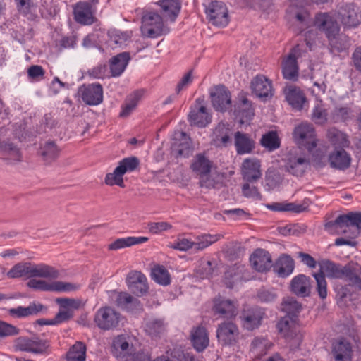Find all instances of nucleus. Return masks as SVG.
I'll return each instance as SVG.
<instances>
[{"mask_svg": "<svg viewBox=\"0 0 361 361\" xmlns=\"http://www.w3.org/2000/svg\"><path fill=\"white\" fill-rule=\"evenodd\" d=\"M324 228L332 235L350 233L351 238H356L361 233V212L340 214L335 220L327 221Z\"/></svg>", "mask_w": 361, "mask_h": 361, "instance_id": "f257e3e1", "label": "nucleus"}, {"mask_svg": "<svg viewBox=\"0 0 361 361\" xmlns=\"http://www.w3.org/2000/svg\"><path fill=\"white\" fill-rule=\"evenodd\" d=\"M283 161L285 171L295 176H302L310 166V159L298 148L290 149Z\"/></svg>", "mask_w": 361, "mask_h": 361, "instance_id": "f03ea898", "label": "nucleus"}, {"mask_svg": "<svg viewBox=\"0 0 361 361\" xmlns=\"http://www.w3.org/2000/svg\"><path fill=\"white\" fill-rule=\"evenodd\" d=\"M141 30L143 35L150 38H157L169 31L164 26L162 17L154 11H147L143 14Z\"/></svg>", "mask_w": 361, "mask_h": 361, "instance_id": "7ed1b4c3", "label": "nucleus"}, {"mask_svg": "<svg viewBox=\"0 0 361 361\" xmlns=\"http://www.w3.org/2000/svg\"><path fill=\"white\" fill-rule=\"evenodd\" d=\"M140 161L135 157H129L119 161L118 166L112 173H109L105 177V183L109 185H116L124 188L123 176L128 172L134 171L139 166Z\"/></svg>", "mask_w": 361, "mask_h": 361, "instance_id": "20e7f679", "label": "nucleus"}, {"mask_svg": "<svg viewBox=\"0 0 361 361\" xmlns=\"http://www.w3.org/2000/svg\"><path fill=\"white\" fill-rule=\"evenodd\" d=\"M121 319V314L110 307L99 308L94 316L97 326L104 331L117 328Z\"/></svg>", "mask_w": 361, "mask_h": 361, "instance_id": "39448f33", "label": "nucleus"}, {"mask_svg": "<svg viewBox=\"0 0 361 361\" xmlns=\"http://www.w3.org/2000/svg\"><path fill=\"white\" fill-rule=\"evenodd\" d=\"M50 343L47 340L38 337H19L16 341V348L20 351L34 354L48 355Z\"/></svg>", "mask_w": 361, "mask_h": 361, "instance_id": "423d86ee", "label": "nucleus"}, {"mask_svg": "<svg viewBox=\"0 0 361 361\" xmlns=\"http://www.w3.org/2000/svg\"><path fill=\"white\" fill-rule=\"evenodd\" d=\"M133 341V337L127 334L118 335L114 338L111 344L113 355L124 361L130 360L135 351Z\"/></svg>", "mask_w": 361, "mask_h": 361, "instance_id": "0eeeda50", "label": "nucleus"}, {"mask_svg": "<svg viewBox=\"0 0 361 361\" xmlns=\"http://www.w3.org/2000/svg\"><path fill=\"white\" fill-rule=\"evenodd\" d=\"M207 18L216 27H225L229 22L228 11L223 1H212L206 8Z\"/></svg>", "mask_w": 361, "mask_h": 361, "instance_id": "6e6552de", "label": "nucleus"}, {"mask_svg": "<svg viewBox=\"0 0 361 361\" xmlns=\"http://www.w3.org/2000/svg\"><path fill=\"white\" fill-rule=\"evenodd\" d=\"M293 138L300 145L312 151L317 146L315 130L311 123H302L293 131Z\"/></svg>", "mask_w": 361, "mask_h": 361, "instance_id": "1a4fd4ad", "label": "nucleus"}, {"mask_svg": "<svg viewBox=\"0 0 361 361\" xmlns=\"http://www.w3.org/2000/svg\"><path fill=\"white\" fill-rule=\"evenodd\" d=\"M212 167V162L203 154H197L192 159L190 164V169L192 173L200 178V183L202 187L210 188L212 184L204 180L210 173Z\"/></svg>", "mask_w": 361, "mask_h": 361, "instance_id": "9d476101", "label": "nucleus"}, {"mask_svg": "<svg viewBox=\"0 0 361 361\" xmlns=\"http://www.w3.org/2000/svg\"><path fill=\"white\" fill-rule=\"evenodd\" d=\"M190 125L204 128L212 122V116L200 98L196 99L188 116Z\"/></svg>", "mask_w": 361, "mask_h": 361, "instance_id": "9b49d317", "label": "nucleus"}, {"mask_svg": "<svg viewBox=\"0 0 361 361\" xmlns=\"http://www.w3.org/2000/svg\"><path fill=\"white\" fill-rule=\"evenodd\" d=\"M313 23L319 30L325 33L331 42L336 39L338 34L339 26L336 20L327 13H317Z\"/></svg>", "mask_w": 361, "mask_h": 361, "instance_id": "f8f14e48", "label": "nucleus"}, {"mask_svg": "<svg viewBox=\"0 0 361 361\" xmlns=\"http://www.w3.org/2000/svg\"><path fill=\"white\" fill-rule=\"evenodd\" d=\"M300 45L295 46L282 62V73L284 78L295 81L298 77L297 59L301 56Z\"/></svg>", "mask_w": 361, "mask_h": 361, "instance_id": "ddd939ff", "label": "nucleus"}, {"mask_svg": "<svg viewBox=\"0 0 361 361\" xmlns=\"http://www.w3.org/2000/svg\"><path fill=\"white\" fill-rule=\"evenodd\" d=\"M82 100L87 105L96 106L103 101V88L99 83L84 85L78 90Z\"/></svg>", "mask_w": 361, "mask_h": 361, "instance_id": "4468645a", "label": "nucleus"}, {"mask_svg": "<svg viewBox=\"0 0 361 361\" xmlns=\"http://www.w3.org/2000/svg\"><path fill=\"white\" fill-rule=\"evenodd\" d=\"M252 92L263 101L270 99L274 94L272 82L262 75L255 76L250 84Z\"/></svg>", "mask_w": 361, "mask_h": 361, "instance_id": "2eb2a0df", "label": "nucleus"}, {"mask_svg": "<svg viewBox=\"0 0 361 361\" xmlns=\"http://www.w3.org/2000/svg\"><path fill=\"white\" fill-rule=\"evenodd\" d=\"M214 108L218 111H226L231 107V96L230 92L224 85L214 87L210 92Z\"/></svg>", "mask_w": 361, "mask_h": 361, "instance_id": "dca6fc26", "label": "nucleus"}, {"mask_svg": "<svg viewBox=\"0 0 361 361\" xmlns=\"http://www.w3.org/2000/svg\"><path fill=\"white\" fill-rule=\"evenodd\" d=\"M126 283L128 289L137 296L143 295L149 289L147 277L139 271H130L126 277Z\"/></svg>", "mask_w": 361, "mask_h": 361, "instance_id": "f3484780", "label": "nucleus"}, {"mask_svg": "<svg viewBox=\"0 0 361 361\" xmlns=\"http://www.w3.org/2000/svg\"><path fill=\"white\" fill-rule=\"evenodd\" d=\"M238 335V328L232 322H224L218 325L216 337L218 341L222 345L233 344L237 341Z\"/></svg>", "mask_w": 361, "mask_h": 361, "instance_id": "a211bd4d", "label": "nucleus"}, {"mask_svg": "<svg viewBox=\"0 0 361 361\" xmlns=\"http://www.w3.org/2000/svg\"><path fill=\"white\" fill-rule=\"evenodd\" d=\"M261 164L256 158H247L241 166V173L244 180L248 183H254L262 177Z\"/></svg>", "mask_w": 361, "mask_h": 361, "instance_id": "6ab92c4d", "label": "nucleus"}, {"mask_svg": "<svg viewBox=\"0 0 361 361\" xmlns=\"http://www.w3.org/2000/svg\"><path fill=\"white\" fill-rule=\"evenodd\" d=\"M213 311L220 318L233 319L238 314L237 305L233 300L218 297L214 300Z\"/></svg>", "mask_w": 361, "mask_h": 361, "instance_id": "aec40b11", "label": "nucleus"}, {"mask_svg": "<svg viewBox=\"0 0 361 361\" xmlns=\"http://www.w3.org/2000/svg\"><path fill=\"white\" fill-rule=\"evenodd\" d=\"M250 260L252 267L259 272L267 271L273 267L271 255L264 249H257Z\"/></svg>", "mask_w": 361, "mask_h": 361, "instance_id": "412c9836", "label": "nucleus"}, {"mask_svg": "<svg viewBox=\"0 0 361 361\" xmlns=\"http://www.w3.org/2000/svg\"><path fill=\"white\" fill-rule=\"evenodd\" d=\"M343 279L357 290H361V266L355 262H350L344 266Z\"/></svg>", "mask_w": 361, "mask_h": 361, "instance_id": "4be33fe9", "label": "nucleus"}, {"mask_svg": "<svg viewBox=\"0 0 361 361\" xmlns=\"http://www.w3.org/2000/svg\"><path fill=\"white\" fill-rule=\"evenodd\" d=\"M92 2H78L73 8L74 18L76 22L82 25H91L94 22Z\"/></svg>", "mask_w": 361, "mask_h": 361, "instance_id": "5701e85b", "label": "nucleus"}, {"mask_svg": "<svg viewBox=\"0 0 361 361\" xmlns=\"http://www.w3.org/2000/svg\"><path fill=\"white\" fill-rule=\"evenodd\" d=\"M234 114L236 117L240 119L241 123L251 120L254 116V109L252 103L243 94L239 96V101L235 105Z\"/></svg>", "mask_w": 361, "mask_h": 361, "instance_id": "b1692460", "label": "nucleus"}, {"mask_svg": "<svg viewBox=\"0 0 361 361\" xmlns=\"http://www.w3.org/2000/svg\"><path fill=\"white\" fill-rule=\"evenodd\" d=\"M339 18L346 27H356L361 21L356 11L355 6L352 4L342 6L338 10Z\"/></svg>", "mask_w": 361, "mask_h": 361, "instance_id": "393cba45", "label": "nucleus"}, {"mask_svg": "<svg viewBox=\"0 0 361 361\" xmlns=\"http://www.w3.org/2000/svg\"><path fill=\"white\" fill-rule=\"evenodd\" d=\"M295 268V262L288 255H281L273 264L274 271L279 276L285 278L290 275Z\"/></svg>", "mask_w": 361, "mask_h": 361, "instance_id": "a878e982", "label": "nucleus"}, {"mask_svg": "<svg viewBox=\"0 0 361 361\" xmlns=\"http://www.w3.org/2000/svg\"><path fill=\"white\" fill-rule=\"evenodd\" d=\"M234 141L238 154H250L255 147V142L250 135L238 131L234 135Z\"/></svg>", "mask_w": 361, "mask_h": 361, "instance_id": "bb28decb", "label": "nucleus"}, {"mask_svg": "<svg viewBox=\"0 0 361 361\" xmlns=\"http://www.w3.org/2000/svg\"><path fill=\"white\" fill-rule=\"evenodd\" d=\"M329 117L334 123L346 122L352 120L355 117L353 104L336 105L331 110Z\"/></svg>", "mask_w": 361, "mask_h": 361, "instance_id": "cd10ccee", "label": "nucleus"}, {"mask_svg": "<svg viewBox=\"0 0 361 361\" xmlns=\"http://www.w3.org/2000/svg\"><path fill=\"white\" fill-rule=\"evenodd\" d=\"M290 288L298 296H308L311 293L310 279L304 274H299L291 280Z\"/></svg>", "mask_w": 361, "mask_h": 361, "instance_id": "c85d7f7f", "label": "nucleus"}, {"mask_svg": "<svg viewBox=\"0 0 361 361\" xmlns=\"http://www.w3.org/2000/svg\"><path fill=\"white\" fill-rule=\"evenodd\" d=\"M191 342L197 352H202L209 345V339L207 329L203 326H197L191 331Z\"/></svg>", "mask_w": 361, "mask_h": 361, "instance_id": "c756f323", "label": "nucleus"}, {"mask_svg": "<svg viewBox=\"0 0 361 361\" xmlns=\"http://www.w3.org/2000/svg\"><path fill=\"white\" fill-rule=\"evenodd\" d=\"M332 353L335 361H351L353 350L350 343L345 339H341L334 343Z\"/></svg>", "mask_w": 361, "mask_h": 361, "instance_id": "7c9ffc66", "label": "nucleus"}, {"mask_svg": "<svg viewBox=\"0 0 361 361\" xmlns=\"http://www.w3.org/2000/svg\"><path fill=\"white\" fill-rule=\"evenodd\" d=\"M157 4L161 7L163 16L174 22L180 11V0H160Z\"/></svg>", "mask_w": 361, "mask_h": 361, "instance_id": "2f4dec72", "label": "nucleus"}, {"mask_svg": "<svg viewBox=\"0 0 361 361\" xmlns=\"http://www.w3.org/2000/svg\"><path fill=\"white\" fill-rule=\"evenodd\" d=\"M106 44L111 49L123 48L130 39L127 32L116 29L109 30L107 32Z\"/></svg>", "mask_w": 361, "mask_h": 361, "instance_id": "473e14b6", "label": "nucleus"}, {"mask_svg": "<svg viewBox=\"0 0 361 361\" xmlns=\"http://www.w3.org/2000/svg\"><path fill=\"white\" fill-rule=\"evenodd\" d=\"M30 279L35 277L47 278L50 279H57L59 272L54 267L45 264H30Z\"/></svg>", "mask_w": 361, "mask_h": 361, "instance_id": "72a5a7b5", "label": "nucleus"}, {"mask_svg": "<svg viewBox=\"0 0 361 361\" xmlns=\"http://www.w3.org/2000/svg\"><path fill=\"white\" fill-rule=\"evenodd\" d=\"M329 161L331 167L344 170L350 166L351 158L348 153L341 149L331 152Z\"/></svg>", "mask_w": 361, "mask_h": 361, "instance_id": "f704fd0d", "label": "nucleus"}, {"mask_svg": "<svg viewBox=\"0 0 361 361\" xmlns=\"http://www.w3.org/2000/svg\"><path fill=\"white\" fill-rule=\"evenodd\" d=\"M130 59L128 52H122L111 58L110 71L114 77L120 76L126 68Z\"/></svg>", "mask_w": 361, "mask_h": 361, "instance_id": "c9c22d12", "label": "nucleus"}, {"mask_svg": "<svg viewBox=\"0 0 361 361\" xmlns=\"http://www.w3.org/2000/svg\"><path fill=\"white\" fill-rule=\"evenodd\" d=\"M241 319L243 326L247 330H253L257 328L262 319V312L257 309L251 308L244 310Z\"/></svg>", "mask_w": 361, "mask_h": 361, "instance_id": "e433bc0d", "label": "nucleus"}, {"mask_svg": "<svg viewBox=\"0 0 361 361\" xmlns=\"http://www.w3.org/2000/svg\"><path fill=\"white\" fill-rule=\"evenodd\" d=\"M321 273L329 279H343L344 266L330 260H324L320 265Z\"/></svg>", "mask_w": 361, "mask_h": 361, "instance_id": "4c0bfd02", "label": "nucleus"}, {"mask_svg": "<svg viewBox=\"0 0 361 361\" xmlns=\"http://www.w3.org/2000/svg\"><path fill=\"white\" fill-rule=\"evenodd\" d=\"M310 201L306 198L302 203H276L270 207L274 211L279 212H293L295 213H301L305 212L309 207Z\"/></svg>", "mask_w": 361, "mask_h": 361, "instance_id": "58836bf2", "label": "nucleus"}, {"mask_svg": "<svg viewBox=\"0 0 361 361\" xmlns=\"http://www.w3.org/2000/svg\"><path fill=\"white\" fill-rule=\"evenodd\" d=\"M276 326L279 333L286 339H292L297 335L296 325L289 316L283 317Z\"/></svg>", "mask_w": 361, "mask_h": 361, "instance_id": "ea45409f", "label": "nucleus"}, {"mask_svg": "<svg viewBox=\"0 0 361 361\" xmlns=\"http://www.w3.org/2000/svg\"><path fill=\"white\" fill-rule=\"evenodd\" d=\"M148 240V238L147 237H127L118 238L112 243L109 245V250H117L119 249H123L126 247H128L135 245L142 244Z\"/></svg>", "mask_w": 361, "mask_h": 361, "instance_id": "a19ab883", "label": "nucleus"}, {"mask_svg": "<svg viewBox=\"0 0 361 361\" xmlns=\"http://www.w3.org/2000/svg\"><path fill=\"white\" fill-rule=\"evenodd\" d=\"M142 91H135L127 97L123 104L121 117H128L137 107L139 101L142 97Z\"/></svg>", "mask_w": 361, "mask_h": 361, "instance_id": "79ce46f5", "label": "nucleus"}, {"mask_svg": "<svg viewBox=\"0 0 361 361\" xmlns=\"http://www.w3.org/2000/svg\"><path fill=\"white\" fill-rule=\"evenodd\" d=\"M286 98L288 104L297 110H301L304 103L306 102L304 94L295 87H290L287 90Z\"/></svg>", "mask_w": 361, "mask_h": 361, "instance_id": "37998d69", "label": "nucleus"}, {"mask_svg": "<svg viewBox=\"0 0 361 361\" xmlns=\"http://www.w3.org/2000/svg\"><path fill=\"white\" fill-rule=\"evenodd\" d=\"M43 307V305L41 304L32 303L26 307L18 306L16 308H11L8 310V313L12 317L18 318L25 317L37 314L42 310Z\"/></svg>", "mask_w": 361, "mask_h": 361, "instance_id": "c03bdc74", "label": "nucleus"}, {"mask_svg": "<svg viewBox=\"0 0 361 361\" xmlns=\"http://www.w3.org/2000/svg\"><path fill=\"white\" fill-rule=\"evenodd\" d=\"M0 150L4 153L8 164H14L21 161V154L19 149L12 143L0 144Z\"/></svg>", "mask_w": 361, "mask_h": 361, "instance_id": "a18cd8bd", "label": "nucleus"}, {"mask_svg": "<svg viewBox=\"0 0 361 361\" xmlns=\"http://www.w3.org/2000/svg\"><path fill=\"white\" fill-rule=\"evenodd\" d=\"M179 136L180 142L173 144V150L176 152L178 156L187 157L192 151L190 139L184 132L180 133Z\"/></svg>", "mask_w": 361, "mask_h": 361, "instance_id": "49530a36", "label": "nucleus"}, {"mask_svg": "<svg viewBox=\"0 0 361 361\" xmlns=\"http://www.w3.org/2000/svg\"><path fill=\"white\" fill-rule=\"evenodd\" d=\"M193 357L179 348L168 350L165 356L158 357L153 361H193Z\"/></svg>", "mask_w": 361, "mask_h": 361, "instance_id": "de8ad7c7", "label": "nucleus"}, {"mask_svg": "<svg viewBox=\"0 0 361 361\" xmlns=\"http://www.w3.org/2000/svg\"><path fill=\"white\" fill-rule=\"evenodd\" d=\"M31 262H20L14 265L6 274L9 279H30Z\"/></svg>", "mask_w": 361, "mask_h": 361, "instance_id": "09e8293b", "label": "nucleus"}, {"mask_svg": "<svg viewBox=\"0 0 361 361\" xmlns=\"http://www.w3.org/2000/svg\"><path fill=\"white\" fill-rule=\"evenodd\" d=\"M166 324L164 320L160 319H153L146 322L145 330L147 334L152 337H157L164 333Z\"/></svg>", "mask_w": 361, "mask_h": 361, "instance_id": "8fccbe9b", "label": "nucleus"}, {"mask_svg": "<svg viewBox=\"0 0 361 361\" xmlns=\"http://www.w3.org/2000/svg\"><path fill=\"white\" fill-rule=\"evenodd\" d=\"M327 137L334 145L338 147H348L350 145L347 135L336 128L328 130Z\"/></svg>", "mask_w": 361, "mask_h": 361, "instance_id": "3c124183", "label": "nucleus"}, {"mask_svg": "<svg viewBox=\"0 0 361 361\" xmlns=\"http://www.w3.org/2000/svg\"><path fill=\"white\" fill-rule=\"evenodd\" d=\"M152 279L158 284L166 286L171 283V276L162 265H157L152 269Z\"/></svg>", "mask_w": 361, "mask_h": 361, "instance_id": "603ef678", "label": "nucleus"}, {"mask_svg": "<svg viewBox=\"0 0 361 361\" xmlns=\"http://www.w3.org/2000/svg\"><path fill=\"white\" fill-rule=\"evenodd\" d=\"M222 237L223 235L221 234H204L198 235L195 238V241H193L194 250L195 251L202 250L214 243L218 241Z\"/></svg>", "mask_w": 361, "mask_h": 361, "instance_id": "864d4df0", "label": "nucleus"}, {"mask_svg": "<svg viewBox=\"0 0 361 361\" xmlns=\"http://www.w3.org/2000/svg\"><path fill=\"white\" fill-rule=\"evenodd\" d=\"M40 154L44 161L49 164L59 157V149L54 142H47L41 147Z\"/></svg>", "mask_w": 361, "mask_h": 361, "instance_id": "5fc2aeb1", "label": "nucleus"}, {"mask_svg": "<svg viewBox=\"0 0 361 361\" xmlns=\"http://www.w3.org/2000/svg\"><path fill=\"white\" fill-rule=\"evenodd\" d=\"M86 346L82 342H77L66 354L67 361H85Z\"/></svg>", "mask_w": 361, "mask_h": 361, "instance_id": "6e6d98bb", "label": "nucleus"}, {"mask_svg": "<svg viewBox=\"0 0 361 361\" xmlns=\"http://www.w3.org/2000/svg\"><path fill=\"white\" fill-rule=\"evenodd\" d=\"M260 143L269 151L275 150L280 147L279 138L274 131H269L264 134L261 138Z\"/></svg>", "mask_w": 361, "mask_h": 361, "instance_id": "4d7b16f0", "label": "nucleus"}, {"mask_svg": "<svg viewBox=\"0 0 361 361\" xmlns=\"http://www.w3.org/2000/svg\"><path fill=\"white\" fill-rule=\"evenodd\" d=\"M214 272L212 262L209 260L201 259L195 269V275L202 279H209Z\"/></svg>", "mask_w": 361, "mask_h": 361, "instance_id": "13d9d810", "label": "nucleus"}, {"mask_svg": "<svg viewBox=\"0 0 361 361\" xmlns=\"http://www.w3.org/2000/svg\"><path fill=\"white\" fill-rule=\"evenodd\" d=\"M241 269L239 267H229L225 272L224 281L227 287L232 288L235 283L241 279Z\"/></svg>", "mask_w": 361, "mask_h": 361, "instance_id": "bf43d9fd", "label": "nucleus"}, {"mask_svg": "<svg viewBox=\"0 0 361 361\" xmlns=\"http://www.w3.org/2000/svg\"><path fill=\"white\" fill-rule=\"evenodd\" d=\"M301 305L294 298H287L282 303V310L292 317L300 312Z\"/></svg>", "mask_w": 361, "mask_h": 361, "instance_id": "052dcab7", "label": "nucleus"}, {"mask_svg": "<svg viewBox=\"0 0 361 361\" xmlns=\"http://www.w3.org/2000/svg\"><path fill=\"white\" fill-rule=\"evenodd\" d=\"M312 23V19L309 12L302 11L295 15V24L298 28L295 29L294 31L297 33H300Z\"/></svg>", "mask_w": 361, "mask_h": 361, "instance_id": "680f3d73", "label": "nucleus"}, {"mask_svg": "<svg viewBox=\"0 0 361 361\" xmlns=\"http://www.w3.org/2000/svg\"><path fill=\"white\" fill-rule=\"evenodd\" d=\"M313 276L317 283L316 290L321 299H325L327 296V282L323 273H315Z\"/></svg>", "mask_w": 361, "mask_h": 361, "instance_id": "e2e57ef3", "label": "nucleus"}, {"mask_svg": "<svg viewBox=\"0 0 361 361\" xmlns=\"http://www.w3.org/2000/svg\"><path fill=\"white\" fill-rule=\"evenodd\" d=\"M116 302L117 306L123 309H128L132 305H135L137 300L127 293H118Z\"/></svg>", "mask_w": 361, "mask_h": 361, "instance_id": "0e129e2a", "label": "nucleus"}, {"mask_svg": "<svg viewBox=\"0 0 361 361\" xmlns=\"http://www.w3.org/2000/svg\"><path fill=\"white\" fill-rule=\"evenodd\" d=\"M327 116L326 110L317 105L312 110L311 118L316 124L324 125L327 121Z\"/></svg>", "mask_w": 361, "mask_h": 361, "instance_id": "69168bd1", "label": "nucleus"}, {"mask_svg": "<svg viewBox=\"0 0 361 361\" xmlns=\"http://www.w3.org/2000/svg\"><path fill=\"white\" fill-rule=\"evenodd\" d=\"M27 284L29 288L36 290L54 292V281L48 283L43 280L30 279Z\"/></svg>", "mask_w": 361, "mask_h": 361, "instance_id": "338daca9", "label": "nucleus"}, {"mask_svg": "<svg viewBox=\"0 0 361 361\" xmlns=\"http://www.w3.org/2000/svg\"><path fill=\"white\" fill-rule=\"evenodd\" d=\"M73 317V311L71 309L61 308L54 318L50 320L49 324L54 325L66 322Z\"/></svg>", "mask_w": 361, "mask_h": 361, "instance_id": "774afa93", "label": "nucleus"}]
</instances>
